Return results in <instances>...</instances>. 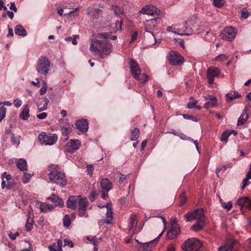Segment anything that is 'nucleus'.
I'll use <instances>...</instances> for the list:
<instances>
[{
  "label": "nucleus",
  "mask_w": 251,
  "mask_h": 251,
  "mask_svg": "<svg viewBox=\"0 0 251 251\" xmlns=\"http://www.w3.org/2000/svg\"><path fill=\"white\" fill-rule=\"evenodd\" d=\"M73 126H71L69 124H66L64 126H61V132L64 136H67L72 132V127Z\"/></svg>",
  "instance_id": "obj_26"
},
{
  "label": "nucleus",
  "mask_w": 251,
  "mask_h": 251,
  "mask_svg": "<svg viewBox=\"0 0 251 251\" xmlns=\"http://www.w3.org/2000/svg\"><path fill=\"white\" fill-rule=\"evenodd\" d=\"M100 186L103 191L108 192L112 188L111 182L107 178H102L100 180Z\"/></svg>",
  "instance_id": "obj_20"
},
{
  "label": "nucleus",
  "mask_w": 251,
  "mask_h": 251,
  "mask_svg": "<svg viewBox=\"0 0 251 251\" xmlns=\"http://www.w3.org/2000/svg\"><path fill=\"white\" fill-rule=\"evenodd\" d=\"M35 206L37 208L40 209L41 212H47V206H48V203L42 202L40 201H36Z\"/></svg>",
  "instance_id": "obj_29"
},
{
  "label": "nucleus",
  "mask_w": 251,
  "mask_h": 251,
  "mask_svg": "<svg viewBox=\"0 0 251 251\" xmlns=\"http://www.w3.org/2000/svg\"><path fill=\"white\" fill-rule=\"evenodd\" d=\"M15 33L16 34L22 36H25L26 35L25 29L21 25H18L16 26Z\"/></svg>",
  "instance_id": "obj_27"
},
{
  "label": "nucleus",
  "mask_w": 251,
  "mask_h": 251,
  "mask_svg": "<svg viewBox=\"0 0 251 251\" xmlns=\"http://www.w3.org/2000/svg\"><path fill=\"white\" fill-rule=\"evenodd\" d=\"M38 139L42 144L51 146L56 143L58 137L55 134H47L43 132L39 134Z\"/></svg>",
  "instance_id": "obj_6"
},
{
  "label": "nucleus",
  "mask_w": 251,
  "mask_h": 251,
  "mask_svg": "<svg viewBox=\"0 0 251 251\" xmlns=\"http://www.w3.org/2000/svg\"><path fill=\"white\" fill-rule=\"evenodd\" d=\"M51 67L50 64H39L37 67L38 72L44 75H46Z\"/></svg>",
  "instance_id": "obj_22"
},
{
  "label": "nucleus",
  "mask_w": 251,
  "mask_h": 251,
  "mask_svg": "<svg viewBox=\"0 0 251 251\" xmlns=\"http://www.w3.org/2000/svg\"><path fill=\"white\" fill-rule=\"evenodd\" d=\"M220 201L222 205V206L227 210H229L231 209L232 204L231 201H228L227 202H225L220 198H219Z\"/></svg>",
  "instance_id": "obj_38"
},
{
  "label": "nucleus",
  "mask_w": 251,
  "mask_h": 251,
  "mask_svg": "<svg viewBox=\"0 0 251 251\" xmlns=\"http://www.w3.org/2000/svg\"><path fill=\"white\" fill-rule=\"evenodd\" d=\"M204 100H212L213 99H217V98H216V97L215 96H213V95H207V96H204L203 97Z\"/></svg>",
  "instance_id": "obj_61"
},
{
  "label": "nucleus",
  "mask_w": 251,
  "mask_h": 251,
  "mask_svg": "<svg viewBox=\"0 0 251 251\" xmlns=\"http://www.w3.org/2000/svg\"><path fill=\"white\" fill-rule=\"evenodd\" d=\"M87 15L89 21L93 25H97L100 22V19L102 15V11L99 9L89 7L87 9Z\"/></svg>",
  "instance_id": "obj_8"
},
{
  "label": "nucleus",
  "mask_w": 251,
  "mask_h": 251,
  "mask_svg": "<svg viewBox=\"0 0 251 251\" xmlns=\"http://www.w3.org/2000/svg\"><path fill=\"white\" fill-rule=\"evenodd\" d=\"M87 239L89 241H90V242L93 244L94 245H97V243H98V240H97V239L94 237V236H87Z\"/></svg>",
  "instance_id": "obj_51"
},
{
  "label": "nucleus",
  "mask_w": 251,
  "mask_h": 251,
  "mask_svg": "<svg viewBox=\"0 0 251 251\" xmlns=\"http://www.w3.org/2000/svg\"><path fill=\"white\" fill-rule=\"evenodd\" d=\"M47 90V84L46 82H43V85L42 87L41 88L40 90V95H44Z\"/></svg>",
  "instance_id": "obj_47"
},
{
  "label": "nucleus",
  "mask_w": 251,
  "mask_h": 251,
  "mask_svg": "<svg viewBox=\"0 0 251 251\" xmlns=\"http://www.w3.org/2000/svg\"><path fill=\"white\" fill-rule=\"evenodd\" d=\"M49 178L51 182L63 187L67 184L65 174L62 172L54 171L49 174Z\"/></svg>",
  "instance_id": "obj_4"
},
{
  "label": "nucleus",
  "mask_w": 251,
  "mask_h": 251,
  "mask_svg": "<svg viewBox=\"0 0 251 251\" xmlns=\"http://www.w3.org/2000/svg\"><path fill=\"white\" fill-rule=\"evenodd\" d=\"M168 59L170 63H182L184 58L177 51L171 50L168 55Z\"/></svg>",
  "instance_id": "obj_13"
},
{
  "label": "nucleus",
  "mask_w": 251,
  "mask_h": 251,
  "mask_svg": "<svg viewBox=\"0 0 251 251\" xmlns=\"http://www.w3.org/2000/svg\"><path fill=\"white\" fill-rule=\"evenodd\" d=\"M8 235L11 239L15 240L19 235V233L18 232H16L15 233L10 232L8 234Z\"/></svg>",
  "instance_id": "obj_58"
},
{
  "label": "nucleus",
  "mask_w": 251,
  "mask_h": 251,
  "mask_svg": "<svg viewBox=\"0 0 251 251\" xmlns=\"http://www.w3.org/2000/svg\"><path fill=\"white\" fill-rule=\"evenodd\" d=\"M64 244L65 246H69L71 248H73L74 247V244L73 243L72 241L68 239L64 240Z\"/></svg>",
  "instance_id": "obj_62"
},
{
  "label": "nucleus",
  "mask_w": 251,
  "mask_h": 251,
  "mask_svg": "<svg viewBox=\"0 0 251 251\" xmlns=\"http://www.w3.org/2000/svg\"><path fill=\"white\" fill-rule=\"evenodd\" d=\"M81 146V142L78 140H70L65 145V150L66 151L73 153L78 150Z\"/></svg>",
  "instance_id": "obj_9"
},
{
  "label": "nucleus",
  "mask_w": 251,
  "mask_h": 251,
  "mask_svg": "<svg viewBox=\"0 0 251 251\" xmlns=\"http://www.w3.org/2000/svg\"><path fill=\"white\" fill-rule=\"evenodd\" d=\"M87 172L88 175H92L94 170V167L92 165H87Z\"/></svg>",
  "instance_id": "obj_57"
},
{
  "label": "nucleus",
  "mask_w": 251,
  "mask_h": 251,
  "mask_svg": "<svg viewBox=\"0 0 251 251\" xmlns=\"http://www.w3.org/2000/svg\"><path fill=\"white\" fill-rule=\"evenodd\" d=\"M180 233V228L178 224H172L167 233V239H175Z\"/></svg>",
  "instance_id": "obj_11"
},
{
  "label": "nucleus",
  "mask_w": 251,
  "mask_h": 251,
  "mask_svg": "<svg viewBox=\"0 0 251 251\" xmlns=\"http://www.w3.org/2000/svg\"><path fill=\"white\" fill-rule=\"evenodd\" d=\"M199 20L196 17H192L185 21L181 25L182 28L176 29L177 34L180 35H190L193 34H199L201 32L199 25Z\"/></svg>",
  "instance_id": "obj_2"
},
{
  "label": "nucleus",
  "mask_w": 251,
  "mask_h": 251,
  "mask_svg": "<svg viewBox=\"0 0 251 251\" xmlns=\"http://www.w3.org/2000/svg\"><path fill=\"white\" fill-rule=\"evenodd\" d=\"M88 205L86 198H82L81 197L77 204L78 214L80 217L84 216L86 214Z\"/></svg>",
  "instance_id": "obj_12"
},
{
  "label": "nucleus",
  "mask_w": 251,
  "mask_h": 251,
  "mask_svg": "<svg viewBox=\"0 0 251 251\" xmlns=\"http://www.w3.org/2000/svg\"><path fill=\"white\" fill-rule=\"evenodd\" d=\"M201 246L200 240L196 238H192L186 240L181 248L185 251H198Z\"/></svg>",
  "instance_id": "obj_3"
},
{
  "label": "nucleus",
  "mask_w": 251,
  "mask_h": 251,
  "mask_svg": "<svg viewBox=\"0 0 251 251\" xmlns=\"http://www.w3.org/2000/svg\"><path fill=\"white\" fill-rule=\"evenodd\" d=\"M49 100L46 98L40 102H37V106L39 111L45 110L47 108Z\"/></svg>",
  "instance_id": "obj_28"
},
{
  "label": "nucleus",
  "mask_w": 251,
  "mask_h": 251,
  "mask_svg": "<svg viewBox=\"0 0 251 251\" xmlns=\"http://www.w3.org/2000/svg\"><path fill=\"white\" fill-rule=\"evenodd\" d=\"M181 26H182L181 25H178L176 26V27H173L172 26H168L167 28V31H168L169 32H174L175 33H177V32H175L176 31H177L176 30V29L177 28H182Z\"/></svg>",
  "instance_id": "obj_49"
},
{
  "label": "nucleus",
  "mask_w": 251,
  "mask_h": 251,
  "mask_svg": "<svg viewBox=\"0 0 251 251\" xmlns=\"http://www.w3.org/2000/svg\"><path fill=\"white\" fill-rule=\"evenodd\" d=\"M1 188L2 189H4L6 187L8 189H10L11 186L9 183V180L11 179V176L10 175L7 174L6 172H4L1 175Z\"/></svg>",
  "instance_id": "obj_17"
},
{
  "label": "nucleus",
  "mask_w": 251,
  "mask_h": 251,
  "mask_svg": "<svg viewBox=\"0 0 251 251\" xmlns=\"http://www.w3.org/2000/svg\"><path fill=\"white\" fill-rule=\"evenodd\" d=\"M247 198L248 197H244L239 199L237 201V204L241 207H243L244 205H246V203L247 202Z\"/></svg>",
  "instance_id": "obj_42"
},
{
  "label": "nucleus",
  "mask_w": 251,
  "mask_h": 251,
  "mask_svg": "<svg viewBox=\"0 0 251 251\" xmlns=\"http://www.w3.org/2000/svg\"><path fill=\"white\" fill-rule=\"evenodd\" d=\"M187 221L196 220L197 222H205L206 218L204 214L203 210L198 209L193 212L187 213L185 215Z\"/></svg>",
  "instance_id": "obj_5"
},
{
  "label": "nucleus",
  "mask_w": 251,
  "mask_h": 251,
  "mask_svg": "<svg viewBox=\"0 0 251 251\" xmlns=\"http://www.w3.org/2000/svg\"><path fill=\"white\" fill-rule=\"evenodd\" d=\"M13 103L16 108H19L22 105V101L20 98H17L14 100Z\"/></svg>",
  "instance_id": "obj_52"
},
{
  "label": "nucleus",
  "mask_w": 251,
  "mask_h": 251,
  "mask_svg": "<svg viewBox=\"0 0 251 251\" xmlns=\"http://www.w3.org/2000/svg\"><path fill=\"white\" fill-rule=\"evenodd\" d=\"M111 32L98 33L97 35L98 39L92 42L90 50L101 58L109 55L112 51L113 46L110 42L103 40H116L117 38V36L111 35Z\"/></svg>",
  "instance_id": "obj_1"
},
{
  "label": "nucleus",
  "mask_w": 251,
  "mask_h": 251,
  "mask_svg": "<svg viewBox=\"0 0 251 251\" xmlns=\"http://www.w3.org/2000/svg\"><path fill=\"white\" fill-rule=\"evenodd\" d=\"M131 34V38L130 42L132 43L137 39L138 36V32L136 31H132Z\"/></svg>",
  "instance_id": "obj_53"
},
{
  "label": "nucleus",
  "mask_w": 251,
  "mask_h": 251,
  "mask_svg": "<svg viewBox=\"0 0 251 251\" xmlns=\"http://www.w3.org/2000/svg\"><path fill=\"white\" fill-rule=\"evenodd\" d=\"M47 199L54 203L55 206L62 207L64 205L63 200L55 194H52L50 196L48 197Z\"/></svg>",
  "instance_id": "obj_19"
},
{
  "label": "nucleus",
  "mask_w": 251,
  "mask_h": 251,
  "mask_svg": "<svg viewBox=\"0 0 251 251\" xmlns=\"http://www.w3.org/2000/svg\"><path fill=\"white\" fill-rule=\"evenodd\" d=\"M137 221V216L135 215H132L129 219V229L130 230L135 229L136 226Z\"/></svg>",
  "instance_id": "obj_30"
},
{
  "label": "nucleus",
  "mask_w": 251,
  "mask_h": 251,
  "mask_svg": "<svg viewBox=\"0 0 251 251\" xmlns=\"http://www.w3.org/2000/svg\"><path fill=\"white\" fill-rule=\"evenodd\" d=\"M250 178L246 177L243 181V184L241 187V189L243 190L245 187L248 186L250 184V181L249 179Z\"/></svg>",
  "instance_id": "obj_48"
},
{
  "label": "nucleus",
  "mask_w": 251,
  "mask_h": 251,
  "mask_svg": "<svg viewBox=\"0 0 251 251\" xmlns=\"http://www.w3.org/2000/svg\"><path fill=\"white\" fill-rule=\"evenodd\" d=\"M30 117L29 109L27 105L24 106V108L20 114V117L23 120H27Z\"/></svg>",
  "instance_id": "obj_24"
},
{
  "label": "nucleus",
  "mask_w": 251,
  "mask_h": 251,
  "mask_svg": "<svg viewBox=\"0 0 251 251\" xmlns=\"http://www.w3.org/2000/svg\"><path fill=\"white\" fill-rule=\"evenodd\" d=\"M236 33L237 30L235 28L227 26L221 31L219 36L222 39L231 41L235 38Z\"/></svg>",
  "instance_id": "obj_7"
},
{
  "label": "nucleus",
  "mask_w": 251,
  "mask_h": 251,
  "mask_svg": "<svg viewBox=\"0 0 251 251\" xmlns=\"http://www.w3.org/2000/svg\"><path fill=\"white\" fill-rule=\"evenodd\" d=\"M182 116L183 117V118L184 119L191 120H192L193 121H195V122L197 121V118L194 116L187 115V114H183Z\"/></svg>",
  "instance_id": "obj_54"
},
{
  "label": "nucleus",
  "mask_w": 251,
  "mask_h": 251,
  "mask_svg": "<svg viewBox=\"0 0 251 251\" xmlns=\"http://www.w3.org/2000/svg\"><path fill=\"white\" fill-rule=\"evenodd\" d=\"M122 21H117L115 23V27L117 30H122Z\"/></svg>",
  "instance_id": "obj_59"
},
{
  "label": "nucleus",
  "mask_w": 251,
  "mask_h": 251,
  "mask_svg": "<svg viewBox=\"0 0 251 251\" xmlns=\"http://www.w3.org/2000/svg\"><path fill=\"white\" fill-rule=\"evenodd\" d=\"M140 12L142 14L153 16H159L160 14V11L152 5L145 6L141 9Z\"/></svg>",
  "instance_id": "obj_10"
},
{
  "label": "nucleus",
  "mask_w": 251,
  "mask_h": 251,
  "mask_svg": "<svg viewBox=\"0 0 251 251\" xmlns=\"http://www.w3.org/2000/svg\"><path fill=\"white\" fill-rule=\"evenodd\" d=\"M220 74V71L218 68L210 67L207 72V78L210 84L214 82V77L218 76Z\"/></svg>",
  "instance_id": "obj_14"
},
{
  "label": "nucleus",
  "mask_w": 251,
  "mask_h": 251,
  "mask_svg": "<svg viewBox=\"0 0 251 251\" xmlns=\"http://www.w3.org/2000/svg\"><path fill=\"white\" fill-rule=\"evenodd\" d=\"M2 102H0V122L5 118L6 113V108L4 105H2Z\"/></svg>",
  "instance_id": "obj_36"
},
{
  "label": "nucleus",
  "mask_w": 251,
  "mask_h": 251,
  "mask_svg": "<svg viewBox=\"0 0 251 251\" xmlns=\"http://www.w3.org/2000/svg\"><path fill=\"white\" fill-rule=\"evenodd\" d=\"M71 224V219L70 216L66 215L63 219V225L66 227H69Z\"/></svg>",
  "instance_id": "obj_40"
},
{
  "label": "nucleus",
  "mask_w": 251,
  "mask_h": 251,
  "mask_svg": "<svg viewBox=\"0 0 251 251\" xmlns=\"http://www.w3.org/2000/svg\"><path fill=\"white\" fill-rule=\"evenodd\" d=\"M205 225V222H197V223L194 225L191 228L193 230L195 231H199Z\"/></svg>",
  "instance_id": "obj_33"
},
{
  "label": "nucleus",
  "mask_w": 251,
  "mask_h": 251,
  "mask_svg": "<svg viewBox=\"0 0 251 251\" xmlns=\"http://www.w3.org/2000/svg\"><path fill=\"white\" fill-rule=\"evenodd\" d=\"M140 130L138 128H135L131 132V141H136L139 137Z\"/></svg>",
  "instance_id": "obj_35"
},
{
  "label": "nucleus",
  "mask_w": 251,
  "mask_h": 251,
  "mask_svg": "<svg viewBox=\"0 0 251 251\" xmlns=\"http://www.w3.org/2000/svg\"><path fill=\"white\" fill-rule=\"evenodd\" d=\"M75 126L78 130L82 133L86 132L88 129V123L87 120H78Z\"/></svg>",
  "instance_id": "obj_16"
},
{
  "label": "nucleus",
  "mask_w": 251,
  "mask_h": 251,
  "mask_svg": "<svg viewBox=\"0 0 251 251\" xmlns=\"http://www.w3.org/2000/svg\"><path fill=\"white\" fill-rule=\"evenodd\" d=\"M78 9V8H76L75 9V10L70 11L67 14H65L64 15L66 16H67L68 18L72 19L76 17L77 14L76 12V11H77Z\"/></svg>",
  "instance_id": "obj_43"
},
{
  "label": "nucleus",
  "mask_w": 251,
  "mask_h": 251,
  "mask_svg": "<svg viewBox=\"0 0 251 251\" xmlns=\"http://www.w3.org/2000/svg\"><path fill=\"white\" fill-rule=\"evenodd\" d=\"M213 1L214 5L218 8L223 6L225 3V0H213Z\"/></svg>",
  "instance_id": "obj_45"
},
{
  "label": "nucleus",
  "mask_w": 251,
  "mask_h": 251,
  "mask_svg": "<svg viewBox=\"0 0 251 251\" xmlns=\"http://www.w3.org/2000/svg\"><path fill=\"white\" fill-rule=\"evenodd\" d=\"M248 118V116L247 114L242 113V114L239 117L238 120V125H243L245 121Z\"/></svg>",
  "instance_id": "obj_37"
},
{
  "label": "nucleus",
  "mask_w": 251,
  "mask_h": 251,
  "mask_svg": "<svg viewBox=\"0 0 251 251\" xmlns=\"http://www.w3.org/2000/svg\"><path fill=\"white\" fill-rule=\"evenodd\" d=\"M57 246L55 244L49 246V249L50 251H57ZM58 251H63L62 248H58Z\"/></svg>",
  "instance_id": "obj_55"
},
{
  "label": "nucleus",
  "mask_w": 251,
  "mask_h": 251,
  "mask_svg": "<svg viewBox=\"0 0 251 251\" xmlns=\"http://www.w3.org/2000/svg\"><path fill=\"white\" fill-rule=\"evenodd\" d=\"M197 103L198 101L191 96L190 98L189 101L187 103V107L188 109L195 108L198 110L201 109V107L200 105H197Z\"/></svg>",
  "instance_id": "obj_23"
},
{
  "label": "nucleus",
  "mask_w": 251,
  "mask_h": 251,
  "mask_svg": "<svg viewBox=\"0 0 251 251\" xmlns=\"http://www.w3.org/2000/svg\"><path fill=\"white\" fill-rule=\"evenodd\" d=\"M106 217L104 219L103 222L107 224H109L111 223L113 219V211L110 204L107 203L106 205Z\"/></svg>",
  "instance_id": "obj_18"
},
{
  "label": "nucleus",
  "mask_w": 251,
  "mask_h": 251,
  "mask_svg": "<svg viewBox=\"0 0 251 251\" xmlns=\"http://www.w3.org/2000/svg\"><path fill=\"white\" fill-rule=\"evenodd\" d=\"M80 198V196L77 197L72 196L69 197L67 201V207L70 209H75L77 207V204Z\"/></svg>",
  "instance_id": "obj_15"
},
{
  "label": "nucleus",
  "mask_w": 251,
  "mask_h": 251,
  "mask_svg": "<svg viewBox=\"0 0 251 251\" xmlns=\"http://www.w3.org/2000/svg\"><path fill=\"white\" fill-rule=\"evenodd\" d=\"M79 38L78 35H75L73 36V38L71 37H66L65 40L66 41H72V43L74 45H76L77 44V42L76 41V39Z\"/></svg>",
  "instance_id": "obj_41"
},
{
  "label": "nucleus",
  "mask_w": 251,
  "mask_h": 251,
  "mask_svg": "<svg viewBox=\"0 0 251 251\" xmlns=\"http://www.w3.org/2000/svg\"><path fill=\"white\" fill-rule=\"evenodd\" d=\"M16 166L22 171H25L27 170V162L24 159H19L17 162L16 163Z\"/></svg>",
  "instance_id": "obj_25"
},
{
  "label": "nucleus",
  "mask_w": 251,
  "mask_h": 251,
  "mask_svg": "<svg viewBox=\"0 0 251 251\" xmlns=\"http://www.w3.org/2000/svg\"><path fill=\"white\" fill-rule=\"evenodd\" d=\"M130 71L133 76L135 79L139 80L141 71L138 64H131Z\"/></svg>",
  "instance_id": "obj_21"
},
{
  "label": "nucleus",
  "mask_w": 251,
  "mask_h": 251,
  "mask_svg": "<svg viewBox=\"0 0 251 251\" xmlns=\"http://www.w3.org/2000/svg\"><path fill=\"white\" fill-rule=\"evenodd\" d=\"M241 17L244 19H246L249 17V13L247 10H243L241 12Z\"/></svg>",
  "instance_id": "obj_63"
},
{
  "label": "nucleus",
  "mask_w": 251,
  "mask_h": 251,
  "mask_svg": "<svg viewBox=\"0 0 251 251\" xmlns=\"http://www.w3.org/2000/svg\"><path fill=\"white\" fill-rule=\"evenodd\" d=\"M38 119L43 120L45 119L47 117V114L46 112H43L37 115Z\"/></svg>",
  "instance_id": "obj_64"
},
{
  "label": "nucleus",
  "mask_w": 251,
  "mask_h": 251,
  "mask_svg": "<svg viewBox=\"0 0 251 251\" xmlns=\"http://www.w3.org/2000/svg\"><path fill=\"white\" fill-rule=\"evenodd\" d=\"M11 141L14 144L18 145L20 143V139L19 138L14 136L13 135L12 137L11 138Z\"/></svg>",
  "instance_id": "obj_56"
},
{
  "label": "nucleus",
  "mask_w": 251,
  "mask_h": 251,
  "mask_svg": "<svg viewBox=\"0 0 251 251\" xmlns=\"http://www.w3.org/2000/svg\"><path fill=\"white\" fill-rule=\"evenodd\" d=\"M33 228L32 220H30V216H28L25 224V228L27 231H30Z\"/></svg>",
  "instance_id": "obj_39"
},
{
  "label": "nucleus",
  "mask_w": 251,
  "mask_h": 251,
  "mask_svg": "<svg viewBox=\"0 0 251 251\" xmlns=\"http://www.w3.org/2000/svg\"><path fill=\"white\" fill-rule=\"evenodd\" d=\"M227 58V56L225 54H220L215 58L214 61L217 62H223L226 61Z\"/></svg>",
  "instance_id": "obj_44"
},
{
  "label": "nucleus",
  "mask_w": 251,
  "mask_h": 251,
  "mask_svg": "<svg viewBox=\"0 0 251 251\" xmlns=\"http://www.w3.org/2000/svg\"><path fill=\"white\" fill-rule=\"evenodd\" d=\"M187 198L184 194H182L180 197V205H182L186 203Z\"/></svg>",
  "instance_id": "obj_60"
},
{
  "label": "nucleus",
  "mask_w": 251,
  "mask_h": 251,
  "mask_svg": "<svg viewBox=\"0 0 251 251\" xmlns=\"http://www.w3.org/2000/svg\"><path fill=\"white\" fill-rule=\"evenodd\" d=\"M112 10L113 11L114 14L117 16H120L124 13L123 8L116 5H113L112 6Z\"/></svg>",
  "instance_id": "obj_32"
},
{
  "label": "nucleus",
  "mask_w": 251,
  "mask_h": 251,
  "mask_svg": "<svg viewBox=\"0 0 251 251\" xmlns=\"http://www.w3.org/2000/svg\"><path fill=\"white\" fill-rule=\"evenodd\" d=\"M240 97L238 92H233L232 93H228L226 95V100L227 101H231L235 99H237Z\"/></svg>",
  "instance_id": "obj_31"
},
{
  "label": "nucleus",
  "mask_w": 251,
  "mask_h": 251,
  "mask_svg": "<svg viewBox=\"0 0 251 251\" xmlns=\"http://www.w3.org/2000/svg\"><path fill=\"white\" fill-rule=\"evenodd\" d=\"M217 105V99H213L212 100H210L209 101L206 102L203 107L205 109H208L210 107H214Z\"/></svg>",
  "instance_id": "obj_34"
},
{
  "label": "nucleus",
  "mask_w": 251,
  "mask_h": 251,
  "mask_svg": "<svg viewBox=\"0 0 251 251\" xmlns=\"http://www.w3.org/2000/svg\"><path fill=\"white\" fill-rule=\"evenodd\" d=\"M32 175V174L29 173H24V177L23 178V182L24 183H27Z\"/></svg>",
  "instance_id": "obj_46"
},
{
  "label": "nucleus",
  "mask_w": 251,
  "mask_h": 251,
  "mask_svg": "<svg viewBox=\"0 0 251 251\" xmlns=\"http://www.w3.org/2000/svg\"><path fill=\"white\" fill-rule=\"evenodd\" d=\"M229 135V133L226 132L223 133L221 138V141L226 142Z\"/></svg>",
  "instance_id": "obj_50"
}]
</instances>
